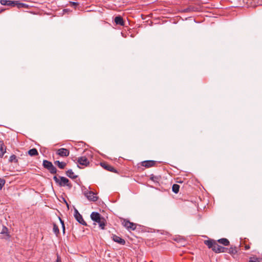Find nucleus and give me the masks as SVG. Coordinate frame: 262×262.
I'll use <instances>...</instances> for the list:
<instances>
[{
    "mask_svg": "<svg viewBox=\"0 0 262 262\" xmlns=\"http://www.w3.org/2000/svg\"><path fill=\"white\" fill-rule=\"evenodd\" d=\"M114 21L117 25H119L122 26H124V21L123 20V19L120 16H117L115 17Z\"/></svg>",
    "mask_w": 262,
    "mask_h": 262,
    "instance_id": "4468645a",
    "label": "nucleus"
},
{
    "mask_svg": "<svg viewBox=\"0 0 262 262\" xmlns=\"http://www.w3.org/2000/svg\"><path fill=\"white\" fill-rule=\"evenodd\" d=\"M238 252V248L235 246H231L230 248H227L226 252L232 255H235Z\"/></svg>",
    "mask_w": 262,
    "mask_h": 262,
    "instance_id": "ddd939ff",
    "label": "nucleus"
},
{
    "mask_svg": "<svg viewBox=\"0 0 262 262\" xmlns=\"http://www.w3.org/2000/svg\"><path fill=\"white\" fill-rule=\"evenodd\" d=\"M54 164L60 169H64L67 165V163L64 162H60L59 161H54Z\"/></svg>",
    "mask_w": 262,
    "mask_h": 262,
    "instance_id": "dca6fc26",
    "label": "nucleus"
},
{
    "mask_svg": "<svg viewBox=\"0 0 262 262\" xmlns=\"http://www.w3.org/2000/svg\"><path fill=\"white\" fill-rule=\"evenodd\" d=\"M91 219L99 224V227L101 229H104L106 225V220L100 213L96 212H93L91 214Z\"/></svg>",
    "mask_w": 262,
    "mask_h": 262,
    "instance_id": "f03ea898",
    "label": "nucleus"
},
{
    "mask_svg": "<svg viewBox=\"0 0 262 262\" xmlns=\"http://www.w3.org/2000/svg\"><path fill=\"white\" fill-rule=\"evenodd\" d=\"M84 194L86 198L90 201L95 202L98 200L97 196L92 191H85Z\"/></svg>",
    "mask_w": 262,
    "mask_h": 262,
    "instance_id": "423d86ee",
    "label": "nucleus"
},
{
    "mask_svg": "<svg viewBox=\"0 0 262 262\" xmlns=\"http://www.w3.org/2000/svg\"><path fill=\"white\" fill-rule=\"evenodd\" d=\"M112 239L114 242L121 245H124L125 244V240L117 235H113Z\"/></svg>",
    "mask_w": 262,
    "mask_h": 262,
    "instance_id": "f8f14e48",
    "label": "nucleus"
},
{
    "mask_svg": "<svg viewBox=\"0 0 262 262\" xmlns=\"http://www.w3.org/2000/svg\"><path fill=\"white\" fill-rule=\"evenodd\" d=\"M67 176L69 178L74 179L77 178V176H76L72 169H69L66 172Z\"/></svg>",
    "mask_w": 262,
    "mask_h": 262,
    "instance_id": "a211bd4d",
    "label": "nucleus"
},
{
    "mask_svg": "<svg viewBox=\"0 0 262 262\" xmlns=\"http://www.w3.org/2000/svg\"><path fill=\"white\" fill-rule=\"evenodd\" d=\"M43 166L48 169L51 173L55 174L57 172V169L55 166H53L52 162L44 160L43 161Z\"/></svg>",
    "mask_w": 262,
    "mask_h": 262,
    "instance_id": "20e7f679",
    "label": "nucleus"
},
{
    "mask_svg": "<svg viewBox=\"0 0 262 262\" xmlns=\"http://www.w3.org/2000/svg\"><path fill=\"white\" fill-rule=\"evenodd\" d=\"M14 6H16L18 8H26L27 5L26 4L20 3L18 1H15Z\"/></svg>",
    "mask_w": 262,
    "mask_h": 262,
    "instance_id": "412c9836",
    "label": "nucleus"
},
{
    "mask_svg": "<svg viewBox=\"0 0 262 262\" xmlns=\"http://www.w3.org/2000/svg\"><path fill=\"white\" fill-rule=\"evenodd\" d=\"M53 179L60 187L67 186L70 189L72 187V185L70 182L69 179L64 177H59V178H57V176H55L53 177Z\"/></svg>",
    "mask_w": 262,
    "mask_h": 262,
    "instance_id": "7ed1b4c3",
    "label": "nucleus"
},
{
    "mask_svg": "<svg viewBox=\"0 0 262 262\" xmlns=\"http://www.w3.org/2000/svg\"><path fill=\"white\" fill-rule=\"evenodd\" d=\"M157 177H155L154 176H151V177H150V179L152 181H155L156 179H157Z\"/></svg>",
    "mask_w": 262,
    "mask_h": 262,
    "instance_id": "bb28decb",
    "label": "nucleus"
},
{
    "mask_svg": "<svg viewBox=\"0 0 262 262\" xmlns=\"http://www.w3.org/2000/svg\"><path fill=\"white\" fill-rule=\"evenodd\" d=\"M9 161L11 163L14 162L17 163H18V159L15 155H12L10 157Z\"/></svg>",
    "mask_w": 262,
    "mask_h": 262,
    "instance_id": "4be33fe9",
    "label": "nucleus"
},
{
    "mask_svg": "<svg viewBox=\"0 0 262 262\" xmlns=\"http://www.w3.org/2000/svg\"><path fill=\"white\" fill-rule=\"evenodd\" d=\"M53 231L57 235L59 233V230L58 226L56 224L53 225Z\"/></svg>",
    "mask_w": 262,
    "mask_h": 262,
    "instance_id": "b1692460",
    "label": "nucleus"
},
{
    "mask_svg": "<svg viewBox=\"0 0 262 262\" xmlns=\"http://www.w3.org/2000/svg\"><path fill=\"white\" fill-rule=\"evenodd\" d=\"M57 262H59V260L58 258H57Z\"/></svg>",
    "mask_w": 262,
    "mask_h": 262,
    "instance_id": "7c9ffc66",
    "label": "nucleus"
},
{
    "mask_svg": "<svg viewBox=\"0 0 262 262\" xmlns=\"http://www.w3.org/2000/svg\"><path fill=\"white\" fill-rule=\"evenodd\" d=\"M204 244L215 253L226 252L227 251V248L221 246L214 240H206Z\"/></svg>",
    "mask_w": 262,
    "mask_h": 262,
    "instance_id": "f257e3e1",
    "label": "nucleus"
},
{
    "mask_svg": "<svg viewBox=\"0 0 262 262\" xmlns=\"http://www.w3.org/2000/svg\"><path fill=\"white\" fill-rule=\"evenodd\" d=\"M56 154L61 157H68L70 154V151L66 148H61L56 150Z\"/></svg>",
    "mask_w": 262,
    "mask_h": 262,
    "instance_id": "0eeeda50",
    "label": "nucleus"
},
{
    "mask_svg": "<svg viewBox=\"0 0 262 262\" xmlns=\"http://www.w3.org/2000/svg\"><path fill=\"white\" fill-rule=\"evenodd\" d=\"M74 216L76 220L81 224L83 225H86V222L84 221L82 215L79 213L77 209L74 210Z\"/></svg>",
    "mask_w": 262,
    "mask_h": 262,
    "instance_id": "6e6552de",
    "label": "nucleus"
},
{
    "mask_svg": "<svg viewBox=\"0 0 262 262\" xmlns=\"http://www.w3.org/2000/svg\"><path fill=\"white\" fill-rule=\"evenodd\" d=\"M5 183V181L0 178V189H2Z\"/></svg>",
    "mask_w": 262,
    "mask_h": 262,
    "instance_id": "a878e982",
    "label": "nucleus"
},
{
    "mask_svg": "<svg viewBox=\"0 0 262 262\" xmlns=\"http://www.w3.org/2000/svg\"><path fill=\"white\" fill-rule=\"evenodd\" d=\"M249 262H259V259L256 257H250L249 260Z\"/></svg>",
    "mask_w": 262,
    "mask_h": 262,
    "instance_id": "393cba45",
    "label": "nucleus"
},
{
    "mask_svg": "<svg viewBox=\"0 0 262 262\" xmlns=\"http://www.w3.org/2000/svg\"><path fill=\"white\" fill-rule=\"evenodd\" d=\"M101 166L103 167L105 169L110 171L111 172H113L115 173H117V170L111 165L108 164L105 162L101 163Z\"/></svg>",
    "mask_w": 262,
    "mask_h": 262,
    "instance_id": "9b49d317",
    "label": "nucleus"
},
{
    "mask_svg": "<svg viewBox=\"0 0 262 262\" xmlns=\"http://www.w3.org/2000/svg\"><path fill=\"white\" fill-rule=\"evenodd\" d=\"M15 1L1 0V4L2 5L14 6Z\"/></svg>",
    "mask_w": 262,
    "mask_h": 262,
    "instance_id": "2eb2a0df",
    "label": "nucleus"
},
{
    "mask_svg": "<svg viewBox=\"0 0 262 262\" xmlns=\"http://www.w3.org/2000/svg\"><path fill=\"white\" fill-rule=\"evenodd\" d=\"M77 163L79 165L86 166L89 164L90 161L85 156H81L78 158Z\"/></svg>",
    "mask_w": 262,
    "mask_h": 262,
    "instance_id": "9d476101",
    "label": "nucleus"
},
{
    "mask_svg": "<svg viewBox=\"0 0 262 262\" xmlns=\"http://www.w3.org/2000/svg\"><path fill=\"white\" fill-rule=\"evenodd\" d=\"M6 152V147L2 143L0 144V157L2 158Z\"/></svg>",
    "mask_w": 262,
    "mask_h": 262,
    "instance_id": "f3484780",
    "label": "nucleus"
},
{
    "mask_svg": "<svg viewBox=\"0 0 262 262\" xmlns=\"http://www.w3.org/2000/svg\"><path fill=\"white\" fill-rule=\"evenodd\" d=\"M73 4L74 5H76L77 4L76 3L73 2Z\"/></svg>",
    "mask_w": 262,
    "mask_h": 262,
    "instance_id": "c756f323",
    "label": "nucleus"
},
{
    "mask_svg": "<svg viewBox=\"0 0 262 262\" xmlns=\"http://www.w3.org/2000/svg\"><path fill=\"white\" fill-rule=\"evenodd\" d=\"M157 162L154 160L144 161L141 163V165L146 168H150L154 167L157 164Z\"/></svg>",
    "mask_w": 262,
    "mask_h": 262,
    "instance_id": "1a4fd4ad",
    "label": "nucleus"
},
{
    "mask_svg": "<svg viewBox=\"0 0 262 262\" xmlns=\"http://www.w3.org/2000/svg\"><path fill=\"white\" fill-rule=\"evenodd\" d=\"M250 246H249V245H246L245 246V249L246 250H249V249H250Z\"/></svg>",
    "mask_w": 262,
    "mask_h": 262,
    "instance_id": "cd10ccee",
    "label": "nucleus"
},
{
    "mask_svg": "<svg viewBox=\"0 0 262 262\" xmlns=\"http://www.w3.org/2000/svg\"><path fill=\"white\" fill-rule=\"evenodd\" d=\"M180 189V186L178 184H174L172 185V190L175 193H178Z\"/></svg>",
    "mask_w": 262,
    "mask_h": 262,
    "instance_id": "5701e85b",
    "label": "nucleus"
},
{
    "mask_svg": "<svg viewBox=\"0 0 262 262\" xmlns=\"http://www.w3.org/2000/svg\"><path fill=\"white\" fill-rule=\"evenodd\" d=\"M28 154L31 156H35L38 155V152L36 148H32L28 151Z\"/></svg>",
    "mask_w": 262,
    "mask_h": 262,
    "instance_id": "aec40b11",
    "label": "nucleus"
},
{
    "mask_svg": "<svg viewBox=\"0 0 262 262\" xmlns=\"http://www.w3.org/2000/svg\"><path fill=\"white\" fill-rule=\"evenodd\" d=\"M218 242L224 246H228L230 244V242L227 238H223L219 239Z\"/></svg>",
    "mask_w": 262,
    "mask_h": 262,
    "instance_id": "6ab92c4d",
    "label": "nucleus"
},
{
    "mask_svg": "<svg viewBox=\"0 0 262 262\" xmlns=\"http://www.w3.org/2000/svg\"><path fill=\"white\" fill-rule=\"evenodd\" d=\"M60 222L62 225V227H63V232H64V230H65V228H64V224H63V222L60 219Z\"/></svg>",
    "mask_w": 262,
    "mask_h": 262,
    "instance_id": "c85d7f7f",
    "label": "nucleus"
},
{
    "mask_svg": "<svg viewBox=\"0 0 262 262\" xmlns=\"http://www.w3.org/2000/svg\"><path fill=\"white\" fill-rule=\"evenodd\" d=\"M122 224L129 231L135 230L137 227L136 224L130 222L126 219L122 220Z\"/></svg>",
    "mask_w": 262,
    "mask_h": 262,
    "instance_id": "39448f33",
    "label": "nucleus"
}]
</instances>
